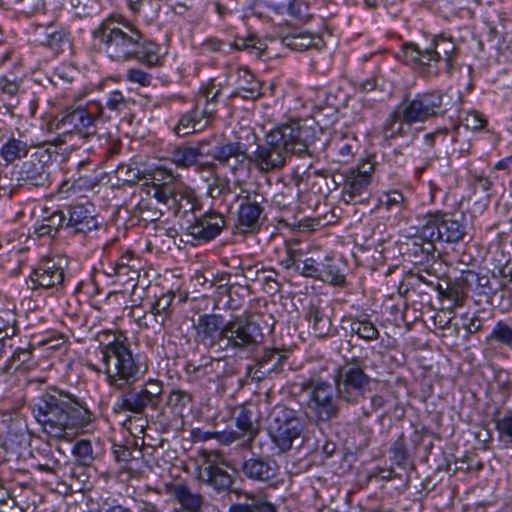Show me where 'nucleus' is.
Segmentation results:
<instances>
[{"instance_id": "obj_20", "label": "nucleus", "mask_w": 512, "mask_h": 512, "mask_svg": "<svg viewBox=\"0 0 512 512\" xmlns=\"http://www.w3.org/2000/svg\"><path fill=\"white\" fill-rule=\"evenodd\" d=\"M104 273L109 277H115L121 285L136 282L139 278V259L131 252H126L115 262L109 263L104 268Z\"/></svg>"}, {"instance_id": "obj_2", "label": "nucleus", "mask_w": 512, "mask_h": 512, "mask_svg": "<svg viewBox=\"0 0 512 512\" xmlns=\"http://www.w3.org/2000/svg\"><path fill=\"white\" fill-rule=\"evenodd\" d=\"M99 49L114 62L138 61L152 68L162 61L160 47L122 15H110L93 30Z\"/></svg>"}, {"instance_id": "obj_33", "label": "nucleus", "mask_w": 512, "mask_h": 512, "mask_svg": "<svg viewBox=\"0 0 512 512\" xmlns=\"http://www.w3.org/2000/svg\"><path fill=\"white\" fill-rule=\"evenodd\" d=\"M65 222L66 215L60 210L54 211L35 224V233L39 237H54Z\"/></svg>"}, {"instance_id": "obj_24", "label": "nucleus", "mask_w": 512, "mask_h": 512, "mask_svg": "<svg viewBox=\"0 0 512 512\" xmlns=\"http://www.w3.org/2000/svg\"><path fill=\"white\" fill-rule=\"evenodd\" d=\"M174 298L175 295L172 292L161 295L157 300L151 303L149 312L153 316L152 321H146V316H143L138 319V324L144 328H153L155 325L164 327L166 320L171 315V305Z\"/></svg>"}, {"instance_id": "obj_31", "label": "nucleus", "mask_w": 512, "mask_h": 512, "mask_svg": "<svg viewBox=\"0 0 512 512\" xmlns=\"http://www.w3.org/2000/svg\"><path fill=\"white\" fill-rule=\"evenodd\" d=\"M247 146L241 142H226L214 148L211 157L222 166L230 167L241 156Z\"/></svg>"}, {"instance_id": "obj_11", "label": "nucleus", "mask_w": 512, "mask_h": 512, "mask_svg": "<svg viewBox=\"0 0 512 512\" xmlns=\"http://www.w3.org/2000/svg\"><path fill=\"white\" fill-rule=\"evenodd\" d=\"M467 227L464 216L456 218L452 214L439 212L428 215V220L422 228V235L429 239L427 245L433 249V241L441 240L447 243H458L464 239Z\"/></svg>"}, {"instance_id": "obj_38", "label": "nucleus", "mask_w": 512, "mask_h": 512, "mask_svg": "<svg viewBox=\"0 0 512 512\" xmlns=\"http://www.w3.org/2000/svg\"><path fill=\"white\" fill-rule=\"evenodd\" d=\"M179 189V186L171 183H153L149 193H152L158 203L163 204L170 210L171 206H175V197Z\"/></svg>"}, {"instance_id": "obj_25", "label": "nucleus", "mask_w": 512, "mask_h": 512, "mask_svg": "<svg viewBox=\"0 0 512 512\" xmlns=\"http://www.w3.org/2000/svg\"><path fill=\"white\" fill-rule=\"evenodd\" d=\"M321 302L319 298L312 301L308 306L305 318L311 325L314 335L318 338H325L330 335L332 322L325 314Z\"/></svg>"}, {"instance_id": "obj_9", "label": "nucleus", "mask_w": 512, "mask_h": 512, "mask_svg": "<svg viewBox=\"0 0 512 512\" xmlns=\"http://www.w3.org/2000/svg\"><path fill=\"white\" fill-rule=\"evenodd\" d=\"M447 96L439 90L417 94L412 100L405 99L398 106L407 125L423 123L448 111Z\"/></svg>"}, {"instance_id": "obj_56", "label": "nucleus", "mask_w": 512, "mask_h": 512, "mask_svg": "<svg viewBox=\"0 0 512 512\" xmlns=\"http://www.w3.org/2000/svg\"><path fill=\"white\" fill-rule=\"evenodd\" d=\"M74 455L78 458V460L83 463H89L92 457V445L88 440H79L76 442L73 448Z\"/></svg>"}, {"instance_id": "obj_14", "label": "nucleus", "mask_w": 512, "mask_h": 512, "mask_svg": "<svg viewBox=\"0 0 512 512\" xmlns=\"http://www.w3.org/2000/svg\"><path fill=\"white\" fill-rule=\"evenodd\" d=\"M375 173V163L371 159L362 160L355 167L343 173L344 183L341 200L350 204L356 202L368 190Z\"/></svg>"}, {"instance_id": "obj_10", "label": "nucleus", "mask_w": 512, "mask_h": 512, "mask_svg": "<svg viewBox=\"0 0 512 512\" xmlns=\"http://www.w3.org/2000/svg\"><path fill=\"white\" fill-rule=\"evenodd\" d=\"M301 390L309 393L307 405L317 420L327 422L338 416L340 399L329 382L308 379L302 383Z\"/></svg>"}, {"instance_id": "obj_15", "label": "nucleus", "mask_w": 512, "mask_h": 512, "mask_svg": "<svg viewBox=\"0 0 512 512\" xmlns=\"http://www.w3.org/2000/svg\"><path fill=\"white\" fill-rule=\"evenodd\" d=\"M53 152L48 148H39L30 158L23 162L18 180L24 185L44 187L50 183L49 163Z\"/></svg>"}, {"instance_id": "obj_26", "label": "nucleus", "mask_w": 512, "mask_h": 512, "mask_svg": "<svg viewBox=\"0 0 512 512\" xmlns=\"http://www.w3.org/2000/svg\"><path fill=\"white\" fill-rule=\"evenodd\" d=\"M34 347L28 343L25 347H17L7 359L5 365L0 368V376L10 374L18 369L30 370L36 366L33 357Z\"/></svg>"}, {"instance_id": "obj_42", "label": "nucleus", "mask_w": 512, "mask_h": 512, "mask_svg": "<svg viewBox=\"0 0 512 512\" xmlns=\"http://www.w3.org/2000/svg\"><path fill=\"white\" fill-rule=\"evenodd\" d=\"M284 359L285 355L278 349L265 350L263 356L258 358V370L264 368L262 373L278 371Z\"/></svg>"}, {"instance_id": "obj_60", "label": "nucleus", "mask_w": 512, "mask_h": 512, "mask_svg": "<svg viewBox=\"0 0 512 512\" xmlns=\"http://www.w3.org/2000/svg\"><path fill=\"white\" fill-rule=\"evenodd\" d=\"M150 394L160 403L163 392V382L159 379L150 378L144 384Z\"/></svg>"}, {"instance_id": "obj_29", "label": "nucleus", "mask_w": 512, "mask_h": 512, "mask_svg": "<svg viewBox=\"0 0 512 512\" xmlns=\"http://www.w3.org/2000/svg\"><path fill=\"white\" fill-rule=\"evenodd\" d=\"M266 5L277 13L287 11L290 17L300 22H307L312 16L309 5L304 0L267 1Z\"/></svg>"}, {"instance_id": "obj_30", "label": "nucleus", "mask_w": 512, "mask_h": 512, "mask_svg": "<svg viewBox=\"0 0 512 512\" xmlns=\"http://www.w3.org/2000/svg\"><path fill=\"white\" fill-rule=\"evenodd\" d=\"M19 332L16 304L12 300L0 303V336L12 338Z\"/></svg>"}, {"instance_id": "obj_41", "label": "nucleus", "mask_w": 512, "mask_h": 512, "mask_svg": "<svg viewBox=\"0 0 512 512\" xmlns=\"http://www.w3.org/2000/svg\"><path fill=\"white\" fill-rule=\"evenodd\" d=\"M118 181L123 185L133 186L144 179V172L132 163L120 164L115 170Z\"/></svg>"}, {"instance_id": "obj_62", "label": "nucleus", "mask_w": 512, "mask_h": 512, "mask_svg": "<svg viewBox=\"0 0 512 512\" xmlns=\"http://www.w3.org/2000/svg\"><path fill=\"white\" fill-rule=\"evenodd\" d=\"M445 298L453 301V307H461L464 305V296L457 288H448L445 291Z\"/></svg>"}, {"instance_id": "obj_63", "label": "nucleus", "mask_w": 512, "mask_h": 512, "mask_svg": "<svg viewBox=\"0 0 512 512\" xmlns=\"http://www.w3.org/2000/svg\"><path fill=\"white\" fill-rule=\"evenodd\" d=\"M35 467L42 472L54 473L56 468L60 467V462L55 458H48L44 463H38Z\"/></svg>"}, {"instance_id": "obj_4", "label": "nucleus", "mask_w": 512, "mask_h": 512, "mask_svg": "<svg viewBox=\"0 0 512 512\" xmlns=\"http://www.w3.org/2000/svg\"><path fill=\"white\" fill-rule=\"evenodd\" d=\"M303 133L299 123L294 121L270 130L265 146H258V168L263 171L280 168L288 153H304L307 143Z\"/></svg>"}, {"instance_id": "obj_27", "label": "nucleus", "mask_w": 512, "mask_h": 512, "mask_svg": "<svg viewBox=\"0 0 512 512\" xmlns=\"http://www.w3.org/2000/svg\"><path fill=\"white\" fill-rule=\"evenodd\" d=\"M98 184L93 175H81L76 178L64 180L58 187L59 197L67 199L80 193L92 190Z\"/></svg>"}, {"instance_id": "obj_28", "label": "nucleus", "mask_w": 512, "mask_h": 512, "mask_svg": "<svg viewBox=\"0 0 512 512\" xmlns=\"http://www.w3.org/2000/svg\"><path fill=\"white\" fill-rule=\"evenodd\" d=\"M220 93L219 89L214 86L205 87L196 98L194 107L200 111V117L203 121H207V126L213 121L217 111V98Z\"/></svg>"}, {"instance_id": "obj_39", "label": "nucleus", "mask_w": 512, "mask_h": 512, "mask_svg": "<svg viewBox=\"0 0 512 512\" xmlns=\"http://www.w3.org/2000/svg\"><path fill=\"white\" fill-rule=\"evenodd\" d=\"M256 166V160L253 159L248 153L247 150L239 156L235 162L230 165V170L235 176L236 182L238 184L245 183L247 179L251 176L252 168Z\"/></svg>"}, {"instance_id": "obj_53", "label": "nucleus", "mask_w": 512, "mask_h": 512, "mask_svg": "<svg viewBox=\"0 0 512 512\" xmlns=\"http://www.w3.org/2000/svg\"><path fill=\"white\" fill-rule=\"evenodd\" d=\"M494 423L499 439L512 443V413L501 418H495Z\"/></svg>"}, {"instance_id": "obj_19", "label": "nucleus", "mask_w": 512, "mask_h": 512, "mask_svg": "<svg viewBox=\"0 0 512 512\" xmlns=\"http://www.w3.org/2000/svg\"><path fill=\"white\" fill-rule=\"evenodd\" d=\"M275 80H258V125L263 129L267 124H272L276 121L278 115V100L274 97Z\"/></svg>"}, {"instance_id": "obj_52", "label": "nucleus", "mask_w": 512, "mask_h": 512, "mask_svg": "<svg viewBox=\"0 0 512 512\" xmlns=\"http://www.w3.org/2000/svg\"><path fill=\"white\" fill-rule=\"evenodd\" d=\"M230 193V180L227 177L216 175L208 186V194L211 198H218Z\"/></svg>"}, {"instance_id": "obj_16", "label": "nucleus", "mask_w": 512, "mask_h": 512, "mask_svg": "<svg viewBox=\"0 0 512 512\" xmlns=\"http://www.w3.org/2000/svg\"><path fill=\"white\" fill-rule=\"evenodd\" d=\"M225 227L224 217L215 211H207L186 228V235L197 242H208L220 234Z\"/></svg>"}, {"instance_id": "obj_61", "label": "nucleus", "mask_w": 512, "mask_h": 512, "mask_svg": "<svg viewBox=\"0 0 512 512\" xmlns=\"http://www.w3.org/2000/svg\"><path fill=\"white\" fill-rule=\"evenodd\" d=\"M275 475V469L258 459V480H268Z\"/></svg>"}, {"instance_id": "obj_5", "label": "nucleus", "mask_w": 512, "mask_h": 512, "mask_svg": "<svg viewBox=\"0 0 512 512\" xmlns=\"http://www.w3.org/2000/svg\"><path fill=\"white\" fill-rule=\"evenodd\" d=\"M251 318L252 316L239 317L224 324L222 316L204 314L197 320V334L202 340H210L211 343L226 340V345L246 347L254 343L255 327Z\"/></svg>"}, {"instance_id": "obj_18", "label": "nucleus", "mask_w": 512, "mask_h": 512, "mask_svg": "<svg viewBox=\"0 0 512 512\" xmlns=\"http://www.w3.org/2000/svg\"><path fill=\"white\" fill-rule=\"evenodd\" d=\"M206 464L200 477L216 490L228 489L232 484V477L225 470L228 467L225 458L218 452H210L207 456Z\"/></svg>"}, {"instance_id": "obj_6", "label": "nucleus", "mask_w": 512, "mask_h": 512, "mask_svg": "<svg viewBox=\"0 0 512 512\" xmlns=\"http://www.w3.org/2000/svg\"><path fill=\"white\" fill-rule=\"evenodd\" d=\"M457 54L458 49L453 40L444 36L435 37L425 48L414 44L404 48L406 61L418 65L419 73L426 77L438 75L441 66L449 72Z\"/></svg>"}, {"instance_id": "obj_35", "label": "nucleus", "mask_w": 512, "mask_h": 512, "mask_svg": "<svg viewBox=\"0 0 512 512\" xmlns=\"http://www.w3.org/2000/svg\"><path fill=\"white\" fill-rule=\"evenodd\" d=\"M38 42L48 47L55 54H58L64 50L66 46H69V38L67 34L62 30H57L52 27H48L44 30L43 34L40 35Z\"/></svg>"}, {"instance_id": "obj_36", "label": "nucleus", "mask_w": 512, "mask_h": 512, "mask_svg": "<svg viewBox=\"0 0 512 512\" xmlns=\"http://www.w3.org/2000/svg\"><path fill=\"white\" fill-rule=\"evenodd\" d=\"M205 144V141H201L199 142V147L177 146L171 151V160L178 166L190 167L202 155L200 147Z\"/></svg>"}, {"instance_id": "obj_3", "label": "nucleus", "mask_w": 512, "mask_h": 512, "mask_svg": "<svg viewBox=\"0 0 512 512\" xmlns=\"http://www.w3.org/2000/svg\"><path fill=\"white\" fill-rule=\"evenodd\" d=\"M32 413L45 434L65 440L82 431L93 418L83 400L55 388L45 391L35 399Z\"/></svg>"}, {"instance_id": "obj_64", "label": "nucleus", "mask_w": 512, "mask_h": 512, "mask_svg": "<svg viewBox=\"0 0 512 512\" xmlns=\"http://www.w3.org/2000/svg\"><path fill=\"white\" fill-rule=\"evenodd\" d=\"M495 268L498 269L502 277L509 278V281L512 282V262L510 260H506L504 263L500 262Z\"/></svg>"}, {"instance_id": "obj_49", "label": "nucleus", "mask_w": 512, "mask_h": 512, "mask_svg": "<svg viewBox=\"0 0 512 512\" xmlns=\"http://www.w3.org/2000/svg\"><path fill=\"white\" fill-rule=\"evenodd\" d=\"M379 204L387 210L402 211L406 208L405 198L403 194L397 190L385 193L379 199Z\"/></svg>"}, {"instance_id": "obj_44", "label": "nucleus", "mask_w": 512, "mask_h": 512, "mask_svg": "<svg viewBox=\"0 0 512 512\" xmlns=\"http://www.w3.org/2000/svg\"><path fill=\"white\" fill-rule=\"evenodd\" d=\"M351 330L360 338L371 341L379 337V331L375 325L367 318L354 319L351 322Z\"/></svg>"}, {"instance_id": "obj_43", "label": "nucleus", "mask_w": 512, "mask_h": 512, "mask_svg": "<svg viewBox=\"0 0 512 512\" xmlns=\"http://www.w3.org/2000/svg\"><path fill=\"white\" fill-rule=\"evenodd\" d=\"M314 36L309 32L287 35L282 39L283 44L294 51H304L314 44Z\"/></svg>"}, {"instance_id": "obj_7", "label": "nucleus", "mask_w": 512, "mask_h": 512, "mask_svg": "<svg viewBox=\"0 0 512 512\" xmlns=\"http://www.w3.org/2000/svg\"><path fill=\"white\" fill-rule=\"evenodd\" d=\"M338 398L355 405L365 398L371 377L365 372V365L359 358H352L339 366L334 377Z\"/></svg>"}, {"instance_id": "obj_59", "label": "nucleus", "mask_w": 512, "mask_h": 512, "mask_svg": "<svg viewBox=\"0 0 512 512\" xmlns=\"http://www.w3.org/2000/svg\"><path fill=\"white\" fill-rule=\"evenodd\" d=\"M19 83L15 79H10L8 76L0 78V91L9 96H14L19 91Z\"/></svg>"}, {"instance_id": "obj_55", "label": "nucleus", "mask_w": 512, "mask_h": 512, "mask_svg": "<svg viewBox=\"0 0 512 512\" xmlns=\"http://www.w3.org/2000/svg\"><path fill=\"white\" fill-rule=\"evenodd\" d=\"M125 78L128 82L138 84L142 87L151 85L152 75L140 68H130L126 71Z\"/></svg>"}, {"instance_id": "obj_22", "label": "nucleus", "mask_w": 512, "mask_h": 512, "mask_svg": "<svg viewBox=\"0 0 512 512\" xmlns=\"http://www.w3.org/2000/svg\"><path fill=\"white\" fill-rule=\"evenodd\" d=\"M237 229L242 234L253 233L256 228V191L241 189L238 196Z\"/></svg>"}, {"instance_id": "obj_8", "label": "nucleus", "mask_w": 512, "mask_h": 512, "mask_svg": "<svg viewBox=\"0 0 512 512\" xmlns=\"http://www.w3.org/2000/svg\"><path fill=\"white\" fill-rule=\"evenodd\" d=\"M304 429V424L298 411L277 404L267 416V430L276 446L286 452L291 449L293 441Z\"/></svg>"}, {"instance_id": "obj_48", "label": "nucleus", "mask_w": 512, "mask_h": 512, "mask_svg": "<svg viewBox=\"0 0 512 512\" xmlns=\"http://www.w3.org/2000/svg\"><path fill=\"white\" fill-rule=\"evenodd\" d=\"M487 339L512 348V328L507 323L498 321Z\"/></svg>"}, {"instance_id": "obj_37", "label": "nucleus", "mask_w": 512, "mask_h": 512, "mask_svg": "<svg viewBox=\"0 0 512 512\" xmlns=\"http://www.w3.org/2000/svg\"><path fill=\"white\" fill-rule=\"evenodd\" d=\"M29 151L28 144L18 138L10 137L0 148V156L6 163H12L25 157Z\"/></svg>"}, {"instance_id": "obj_13", "label": "nucleus", "mask_w": 512, "mask_h": 512, "mask_svg": "<svg viewBox=\"0 0 512 512\" xmlns=\"http://www.w3.org/2000/svg\"><path fill=\"white\" fill-rule=\"evenodd\" d=\"M68 265L66 257L55 255L39 260L29 276L30 288L58 291L64 284V270Z\"/></svg>"}, {"instance_id": "obj_12", "label": "nucleus", "mask_w": 512, "mask_h": 512, "mask_svg": "<svg viewBox=\"0 0 512 512\" xmlns=\"http://www.w3.org/2000/svg\"><path fill=\"white\" fill-rule=\"evenodd\" d=\"M48 129L59 136L78 135L81 138H89L96 133L95 118L92 112L78 106L67 109L61 117L50 121Z\"/></svg>"}, {"instance_id": "obj_46", "label": "nucleus", "mask_w": 512, "mask_h": 512, "mask_svg": "<svg viewBox=\"0 0 512 512\" xmlns=\"http://www.w3.org/2000/svg\"><path fill=\"white\" fill-rule=\"evenodd\" d=\"M191 395L183 390H173L167 400L168 406L177 414H182L184 409L191 402Z\"/></svg>"}, {"instance_id": "obj_57", "label": "nucleus", "mask_w": 512, "mask_h": 512, "mask_svg": "<svg viewBox=\"0 0 512 512\" xmlns=\"http://www.w3.org/2000/svg\"><path fill=\"white\" fill-rule=\"evenodd\" d=\"M464 124L468 129L477 131L485 127L487 120L484 118L483 114L477 111H470L464 118Z\"/></svg>"}, {"instance_id": "obj_40", "label": "nucleus", "mask_w": 512, "mask_h": 512, "mask_svg": "<svg viewBox=\"0 0 512 512\" xmlns=\"http://www.w3.org/2000/svg\"><path fill=\"white\" fill-rule=\"evenodd\" d=\"M319 280L334 286H343L345 284V275L341 273L331 258L326 257V262L321 263Z\"/></svg>"}, {"instance_id": "obj_54", "label": "nucleus", "mask_w": 512, "mask_h": 512, "mask_svg": "<svg viewBox=\"0 0 512 512\" xmlns=\"http://www.w3.org/2000/svg\"><path fill=\"white\" fill-rule=\"evenodd\" d=\"M138 211L140 218L146 222H156L163 215L161 210L152 207L149 200H141L138 204Z\"/></svg>"}, {"instance_id": "obj_51", "label": "nucleus", "mask_w": 512, "mask_h": 512, "mask_svg": "<svg viewBox=\"0 0 512 512\" xmlns=\"http://www.w3.org/2000/svg\"><path fill=\"white\" fill-rule=\"evenodd\" d=\"M354 145L346 138L340 139L335 143L336 161L340 164H348L354 158Z\"/></svg>"}, {"instance_id": "obj_17", "label": "nucleus", "mask_w": 512, "mask_h": 512, "mask_svg": "<svg viewBox=\"0 0 512 512\" xmlns=\"http://www.w3.org/2000/svg\"><path fill=\"white\" fill-rule=\"evenodd\" d=\"M252 412L242 408L236 417V427L238 431L216 432L215 437L219 442L230 445L235 440H241V447L252 449V442L256 436V429L251 421Z\"/></svg>"}, {"instance_id": "obj_45", "label": "nucleus", "mask_w": 512, "mask_h": 512, "mask_svg": "<svg viewBox=\"0 0 512 512\" xmlns=\"http://www.w3.org/2000/svg\"><path fill=\"white\" fill-rule=\"evenodd\" d=\"M175 206H171V209L175 214L188 212L194 213L196 209V203L194 202V196L190 192L184 191L181 187L175 197Z\"/></svg>"}, {"instance_id": "obj_32", "label": "nucleus", "mask_w": 512, "mask_h": 512, "mask_svg": "<svg viewBox=\"0 0 512 512\" xmlns=\"http://www.w3.org/2000/svg\"><path fill=\"white\" fill-rule=\"evenodd\" d=\"M206 127L207 121H203V118L200 117V111H197L193 106L191 110L181 115L173 130L178 136H186L202 131Z\"/></svg>"}, {"instance_id": "obj_1", "label": "nucleus", "mask_w": 512, "mask_h": 512, "mask_svg": "<svg viewBox=\"0 0 512 512\" xmlns=\"http://www.w3.org/2000/svg\"><path fill=\"white\" fill-rule=\"evenodd\" d=\"M103 373L108 386L122 394L114 405V411L142 414L147 407L156 408L159 402L144 385L138 391L131 390L148 371L146 356H134L126 339L114 337L107 344H100Z\"/></svg>"}, {"instance_id": "obj_50", "label": "nucleus", "mask_w": 512, "mask_h": 512, "mask_svg": "<svg viewBox=\"0 0 512 512\" xmlns=\"http://www.w3.org/2000/svg\"><path fill=\"white\" fill-rule=\"evenodd\" d=\"M390 452L392 453L393 462L397 466L403 467L408 459V451L404 434H401L392 444Z\"/></svg>"}, {"instance_id": "obj_23", "label": "nucleus", "mask_w": 512, "mask_h": 512, "mask_svg": "<svg viewBox=\"0 0 512 512\" xmlns=\"http://www.w3.org/2000/svg\"><path fill=\"white\" fill-rule=\"evenodd\" d=\"M165 493L173 497L179 504L177 512H199L202 506V497L192 493L182 482H170L164 485Z\"/></svg>"}, {"instance_id": "obj_47", "label": "nucleus", "mask_w": 512, "mask_h": 512, "mask_svg": "<svg viewBox=\"0 0 512 512\" xmlns=\"http://www.w3.org/2000/svg\"><path fill=\"white\" fill-rule=\"evenodd\" d=\"M129 105L130 100L120 90L110 92L105 101V107L116 114L124 112Z\"/></svg>"}, {"instance_id": "obj_21", "label": "nucleus", "mask_w": 512, "mask_h": 512, "mask_svg": "<svg viewBox=\"0 0 512 512\" xmlns=\"http://www.w3.org/2000/svg\"><path fill=\"white\" fill-rule=\"evenodd\" d=\"M93 212L91 204L70 205L67 208L66 228L71 229L73 233H88L97 229L99 223Z\"/></svg>"}, {"instance_id": "obj_34", "label": "nucleus", "mask_w": 512, "mask_h": 512, "mask_svg": "<svg viewBox=\"0 0 512 512\" xmlns=\"http://www.w3.org/2000/svg\"><path fill=\"white\" fill-rule=\"evenodd\" d=\"M402 110L397 106L393 112L386 119L382 133L385 140L395 139L406 135L404 125H407V121L403 118Z\"/></svg>"}, {"instance_id": "obj_58", "label": "nucleus", "mask_w": 512, "mask_h": 512, "mask_svg": "<svg viewBox=\"0 0 512 512\" xmlns=\"http://www.w3.org/2000/svg\"><path fill=\"white\" fill-rule=\"evenodd\" d=\"M297 270L301 271V274L305 277L319 279L321 263H318L313 258H307L303 261L302 268L296 266Z\"/></svg>"}]
</instances>
